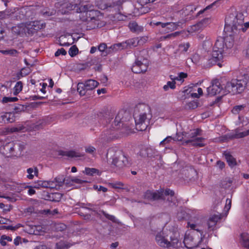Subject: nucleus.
Here are the masks:
<instances>
[{"mask_svg": "<svg viewBox=\"0 0 249 249\" xmlns=\"http://www.w3.org/2000/svg\"><path fill=\"white\" fill-rule=\"evenodd\" d=\"M71 245L68 242L61 240L55 244V249H68Z\"/></svg>", "mask_w": 249, "mask_h": 249, "instance_id": "2f4dec72", "label": "nucleus"}, {"mask_svg": "<svg viewBox=\"0 0 249 249\" xmlns=\"http://www.w3.org/2000/svg\"><path fill=\"white\" fill-rule=\"evenodd\" d=\"M178 26V23H177L175 22H168L167 29H168L169 30L174 31L177 29Z\"/></svg>", "mask_w": 249, "mask_h": 249, "instance_id": "13d9d810", "label": "nucleus"}, {"mask_svg": "<svg viewBox=\"0 0 249 249\" xmlns=\"http://www.w3.org/2000/svg\"><path fill=\"white\" fill-rule=\"evenodd\" d=\"M124 2V0L115 1H113V0H96V4L101 10L111 12L112 10H119Z\"/></svg>", "mask_w": 249, "mask_h": 249, "instance_id": "423d86ee", "label": "nucleus"}, {"mask_svg": "<svg viewBox=\"0 0 249 249\" xmlns=\"http://www.w3.org/2000/svg\"><path fill=\"white\" fill-rule=\"evenodd\" d=\"M199 22L201 23V25H202L204 28L211 22V19L210 18H205L202 19Z\"/></svg>", "mask_w": 249, "mask_h": 249, "instance_id": "0e129e2a", "label": "nucleus"}, {"mask_svg": "<svg viewBox=\"0 0 249 249\" xmlns=\"http://www.w3.org/2000/svg\"><path fill=\"white\" fill-rule=\"evenodd\" d=\"M225 159L231 167H233L236 165V159L230 154V152H224L223 153Z\"/></svg>", "mask_w": 249, "mask_h": 249, "instance_id": "a878e982", "label": "nucleus"}, {"mask_svg": "<svg viewBox=\"0 0 249 249\" xmlns=\"http://www.w3.org/2000/svg\"><path fill=\"white\" fill-rule=\"evenodd\" d=\"M179 32H176L173 33H171L170 34H168L166 36H163L161 37V40H165V39H171L175 38L177 36H179L180 35Z\"/></svg>", "mask_w": 249, "mask_h": 249, "instance_id": "c03bdc74", "label": "nucleus"}, {"mask_svg": "<svg viewBox=\"0 0 249 249\" xmlns=\"http://www.w3.org/2000/svg\"><path fill=\"white\" fill-rule=\"evenodd\" d=\"M110 185L113 188L122 189L123 188L124 184L122 182L119 181L110 183Z\"/></svg>", "mask_w": 249, "mask_h": 249, "instance_id": "680f3d73", "label": "nucleus"}, {"mask_svg": "<svg viewBox=\"0 0 249 249\" xmlns=\"http://www.w3.org/2000/svg\"><path fill=\"white\" fill-rule=\"evenodd\" d=\"M208 94L211 96H214L217 94L221 93L222 96L224 89L221 86L219 81L217 79L213 80L212 85L207 88Z\"/></svg>", "mask_w": 249, "mask_h": 249, "instance_id": "1a4fd4ad", "label": "nucleus"}, {"mask_svg": "<svg viewBox=\"0 0 249 249\" xmlns=\"http://www.w3.org/2000/svg\"><path fill=\"white\" fill-rule=\"evenodd\" d=\"M135 54L136 59L132 66V71L135 73L145 72L147 71L149 65L148 60L145 56V55H146V52L143 50Z\"/></svg>", "mask_w": 249, "mask_h": 249, "instance_id": "7ed1b4c3", "label": "nucleus"}, {"mask_svg": "<svg viewBox=\"0 0 249 249\" xmlns=\"http://www.w3.org/2000/svg\"><path fill=\"white\" fill-rule=\"evenodd\" d=\"M31 28L35 31L43 29L45 27V23L42 22L41 21H34L31 24Z\"/></svg>", "mask_w": 249, "mask_h": 249, "instance_id": "c756f323", "label": "nucleus"}, {"mask_svg": "<svg viewBox=\"0 0 249 249\" xmlns=\"http://www.w3.org/2000/svg\"><path fill=\"white\" fill-rule=\"evenodd\" d=\"M128 27L132 32L139 34L143 31V27L142 26L139 25L135 21H132L129 23Z\"/></svg>", "mask_w": 249, "mask_h": 249, "instance_id": "393cba45", "label": "nucleus"}, {"mask_svg": "<svg viewBox=\"0 0 249 249\" xmlns=\"http://www.w3.org/2000/svg\"><path fill=\"white\" fill-rule=\"evenodd\" d=\"M14 110L16 113H18L19 112L24 111V107L22 105H18L15 107Z\"/></svg>", "mask_w": 249, "mask_h": 249, "instance_id": "338daca9", "label": "nucleus"}, {"mask_svg": "<svg viewBox=\"0 0 249 249\" xmlns=\"http://www.w3.org/2000/svg\"><path fill=\"white\" fill-rule=\"evenodd\" d=\"M62 197V195L59 193L50 194L47 196L46 199L53 202H59Z\"/></svg>", "mask_w": 249, "mask_h": 249, "instance_id": "bb28decb", "label": "nucleus"}, {"mask_svg": "<svg viewBox=\"0 0 249 249\" xmlns=\"http://www.w3.org/2000/svg\"><path fill=\"white\" fill-rule=\"evenodd\" d=\"M174 191L169 189H160L159 190H147L144 194V198L149 201H154L160 200H165V196L173 195Z\"/></svg>", "mask_w": 249, "mask_h": 249, "instance_id": "39448f33", "label": "nucleus"}, {"mask_svg": "<svg viewBox=\"0 0 249 249\" xmlns=\"http://www.w3.org/2000/svg\"><path fill=\"white\" fill-rule=\"evenodd\" d=\"M216 224H217L214 221H213L209 218L207 222L208 230L209 231H213Z\"/></svg>", "mask_w": 249, "mask_h": 249, "instance_id": "49530a36", "label": "nucleus"}, {"mask_svg": "<svg viewBox=\"0 0 249 249\" xmlns=\"http://www.w3.org/2000/svg\"><path fill=\"white\" fill-rule=\"evenodd\" d=\"M23 85L21 81L18 82L13 89V93L15 95L18 94L22 89Z\"/></svg>", "mask_w": 249, "mask_h": 249, "instance_id": "ea45409f", "label": "nucleus"}, {"mask_svg": "<svg viewBox=\"0 0 249 249\" xmlns=\"http://www.w3.org/2000/svg\"><path fill=\"white\" fill-rule=\"evenodd\" d=\"M149 147H144L141 149L139 152V155L143 158L148 157V152L147 149Z\"/></svg>", "mask_w": 249, "mask_h": 249, "instance_id": "6e6d98bb", "label": "nucleus"}, {"mask_svg": "<svg viewBox=\"0 0 249 249\" xmlns=\"http://www.w3.org/2000/svg\"><path fill=\"white\" fill-rule=\"evenodd\" d=\"M78 52V49L75 45L71 46L69 51V53L71 57L75 56Z\"/></svg>", "mask_w": 249, "mask_h": 249, "instance_id": "8fccbe9b", "label": "nucleus"}, {"mask_svg": "<svg viewBox=\"0 0 249 249\" xmlns=\"http://www.w3.org/2000/svg\"><path fill=\"white\" fill-rule=\"evenodd\" d=\"M123 10V5H122V8L119 10H112L111 12L114 13L111 14V18H113L114 20L117 21H124L127 18V16L123 14L121 11Z\"/></svg>", "mask_w": 249, "mask_h": 249, "instance_id": "412c9836", "label": "nucleus"}, {"mask_svg": "<svg viewBox=\"0 0 249 249\" xmlns=\"http://www.w3.org/2000/svg\"><path fill=\"white\" fill-rule=\"evenodd\" d=\"M13 157H20L23 155V151L26 148V143L20 141H13Z\"/></svg>", "mask_w": 249, "mask_h": 249, "instance_id": "4468645a", "label": "nucleus"}, {"mask_svg": "<svg viewBox=\"0 0 249 249\" xmlns=\"http://www.w3.org/2000/svg\"><path fill=\"white\" fill-rule=\"evenodd\" d=\"M86 206H88V208H87L88 210L92 211L94 214L96 215H100L101 213L99 212V211H101L99 210V207L97 205L92 204L91 203H87Z\"/></svg>", "mask_w": 249, "mask_h": 249, "instance_id": "473e14b6", "label": "nucleus"}, {"mask_svg": "<svg viewBox=\"0 0 249 249\" xmlns=\"http://www.w3.org/2000/svg\"><path fill=\"white\" fill-rule=\"evenodd\" d=\"M18 99L17 97H4L2 99V103H7L8 102H14L18 101Z\"/></svg>", "mask_w": 249, "mask_h": 249, "instance_id": "bf43d9fd", "label": "nucleus"}, {"mask_svg": "<svg viewBox=\"0 0 249 249\" xmlns=\"http://www.w3.org/2000/svg\"><path fill=\"white\" fill-rule=\"evenodd\" d=\"M53 181L54 182V186L56 187V189H59L64 183L66 185H69L70 183V182L69 181L68 177L66 178L64 175H58Z\"/></svg>", "mask_w": 249, "mask_h": 249, "instance_id": "a211bd4d", "label": "nucleus"}, {"mask_svg": "<svg viewBox=\"0 0 249 249\" xmlns=\"http://www.w3.org/2000/svg\"><path fill=\"white\" fill-rule=\"evenodd\" d=\"M236 13H231L225 18L224 32L228 34L237 31Z\"/></svg>", "mask_w": 249, "mask_h": 249, "instance_id": "6e6552de", "label": "nucleus"}, {"mask_svg": "<svg viewBox=\"0 0 249 249\" xmlns=\"http://www.w3.org/2000/svg\"><path fill=\"white\" fill-rule=\"evenodd\" d=\"M218 1H215L214 2H213V3H212V4L208 5L205 8H204V9L203 10H201L200 11H199L196 14V17H198V16H199L200 14H203V13H204L205 11H206V10H209V9H211L213 8L214 7H217L216 6V4L218 3Z\"/></svg>", "mask_w": 249, "mask_h": 249, "instance_id": "37998d69", "label": "nucleus"}, {"mask_svg": "<svg viewBox=\"0 0 249 249\" xmlns=\"http://www.w3.org/2000/svg\"><path fill=\"white\" fill-rule=\"evenodd\" d=\"M196 10V7L193 5H188L183 7L180 11L181 14L184 16H191Z\"/></svg>", "mask_w": 249, "mask_h": 249, "instance_id": "b1692460", "label": "nucleus"}, {"mask_svg": "<svg viewBox=\"0 0 249 249\" xmlns=\"http://www.w3.org/2000/svg\"><path fill=\"white\" fill-rule=\"evenodd\" d=\"M92 8H94V6L92 5L91 4H85V5H81L79 8V9L80 10V12L81 13H85L87 14L89 10L92 9Z\"/></svg>", "mask_w": 249, "mask_h": 249, "instance_id": "a19ab883", "label": "nucleus"}, {"mask_svg": "<svg viewBox=\"0 0 249 249\" xmlns=\"http://www.w3.org/2000/svg\"><path fill=\"white\" fill-rule=\"evenodd\" d=\"M13 141L6 142L0 147V152L7 158L13 157Z\"/></svg>", "mask_w": 249, "mask_h": 249, "instance_id": "dca6fc26", "label": "nucleus"}, {"mask_svg": "<svg viewBox=\"0 0 249 249\" xmlns=\"http://www.w3.org/2000/svg\"><path fill=\"white\" fill-rule=\"evenodd\" d=\"M53 184V181L37 180L36 182H35L33 187L36 189L40 188H56Z\"/></svg>", "mask_w": 249, "mask_h": 249, "instance_id": "aec40b11", "label": "nucleus"}, {"mask_svg": "<svg viewBox=\"0 0 249 249\" xmlns=\"http://www.w3.org/2000/svg\"><path fill=\"white\" fill-rule=\"evenodd\" d=\"M246 78L241 79H232L228 82L224 87L223 94L231 93L232 94H239L242 92L247 85Z\"/></svg>", "mask_w": 249, "mask_h": 249, "instance_id": "f03ea898", "label": "nucleus"}, {"mask_svg": "<svg viewBox=\"0 0 249 249\" xmlns=\"http://www.w3.org/2000/svg\"><path fill=\"white\" fill-rule=\"evenodd\" d=\"M59 155L61 156H66L71 158L80 157L82 156L80 153H77L74 151H59Z\"/></svg>", "mask_w": 249, "mask_h": 249, "instance_id": "cd10ccee", "label": "nucleus"}, {"mask_svg": "<svg viewBox=\"0 0 249 249\" xmlns=\"http://www.w3.org/2000/svg\"><path fill=\"white\" fill-rule=\"evenodd\" d=\"M170 241H168V248L172 247L176 248L178 247V238L176 236L175 233H172V235L170 236Z\"/></svg>", "mask_w": 249, "mask_h": 249, "instance_id": "7c9ffc66", "label": "nucleus"}, {"mask_svg": "<svg viewBox=\"0 0 249 249\" xmlns=\"http://www.w3.org/2000/svg\"><path fill=\"white\" fill-rule=\"evenodd\" d=\"M128 115V113L124 110H121L118 113L114 119V124H112L114 129H119L121 126H124V122L126 120L125 116Z\"/></svg>", "mask_w": 249, "mask_h": 249, "instance_id": "ddd939ff", "label": "nucleus"}, {"mask_svg": "<svg viewBox=\"0 0 249 249\" xmlns=\"http://www.w3.org/2000/svg\"><path fill=\"white\" fill-rule=\"evenodd\" d=\"M27 172L28 173L27 178L30 179H32L35 176L36 177L38 176L39 172L38 168L36 167H34L33 168H28Z\"/></svg>", "mask_w": 249, "mask_h": 249, "instance_id": "c85d7f7f", "label": "nucleus"}, {"mask_svg": "<svg viewBox=\"0 0 249 249\" xmlns=\"http://www.w3.org/2000/svg\"><path fill=\"white\" fill-rule=\"evenodd\" d=\"M176 82L175 81H168L167 84L164 85L163 87L165 91H167L169 89V88L171 89H174L176 88Z\"/></svg>", "mask_w": 249, "mask_h": 249, "instance_id": "09e8293b", "label": "nucleus"}, {"mask_svg": "<svg viewBox=\"0 0 249 249\" xmlns=\"http://www.w3.org/2000/svg\"><path fill=\"white\" fill-rule=\"evenodd\" d=\"M244 107L243 105L240 106H235L233 109H232L231 111L233 114H237L239 113V112L243 109Z\"/></svg>", "mask_w": 249, "mask_h": 249, "instance_id": "e2e57ef3", "label": "nucleus"}, {"mask_svg": "<svg viewBox=\"0 0 249 249\" xmlns=\"http://www.w3.org/2000/svg\"><path fill=\"white\" fill-rule=\"evenodd\" d=\"M232 181L229 178H226L222 182V186L223 188H227L231 187Z\"/></svg>", "mask_w": 249, "mask_h": 249, "instance_id": "864d4df0", "label": "nucleus"}, {"mask_svg": "<svg viewBox=\"0 0 249 249\" xmlns=\"http://www.w3.org/2000/svg\"><path fill=\"white\" fill-rule=\"evenodd\" d=\"M186 133H180L178 132L177 133L176 136L173 138V141H182L184 137H186L185 135H186Z\"/></svg>", "mask_w": 249, "mask_h": 249, "instance_id": "5fc2aeb1", "label": "nucleus"}, {"mask_svg": "<svg viewBox=\"0 0 249 249\" xmlns=\"http://www.w3.org/2000/svg\"><path fill=\"white\" fill-rule=\"evenodd\" d=\"M146 114L145 113H141L138 116H136V114L135 113L133 115L136 125L138 127V129L140 131H143L146 129L147 124L145 123L147 119Z\"/></svg>", "mask_w": 249, "mask_h": 249, "instance_id": "2eb2a0df", "label": "nucleus"}, {"mask_svg": "<svg viewBox=\"0 0 249 249\" xmlns=\"http://www.w3.org/2000/svg\"><path fill=\"white\" fill-rule=\"evenodd\" d=\"M248 135H249V129L242 132L236 133L235 134H233L232 135H229V138L230 139H232L234 138L238 139L242 138Z\"/></svg>", "mask_w": 249, "mask_h": 249, "instance_id": "72a5a7b5", "label": "nucleus"}, {"mask_svg": "<svg viewBox=\"0 0 249 249\" xmlns=\"http://www.w3.org/2000/svg\"><path fill=\"white\" fill-rule=\"evenodd\" d=\"M41 13L44 17L48 18L50 16L54 15L55 13V11L53 10H50L48 8H45L41 11Z\"/></svg>", "mask_w": 249, "mask_h": 249, "instance_id": "79ce46f5", "label": "nucleus"}, {"mask_svg": "<svg viewBox=\"0 0 249 249\" xmlns=\"http://www.w3.org/2000/svg\"><path fill=\"white\" fill-rule=\"evenodd\" d=\"M233 45V39L232 34H228L227 36L218 39L213 47L212 57L208 60V64L210 66L216 64L219 67H221L222 64L220 61L223 59L224 48H231Z\"/></svg>", "mask_w": 249, "mask_h": 249, "instance_id": "f257e3e1", "label": "nucleus"}, {"mask_svg": "<svg viewBox=\"0 0 249 249\" xmlns=\"http://www.w3.org/2000/svg\"><path fill=\"white\" fill-rule=\"evenodd\" d=\"M99 83L95 80L89 79L84 83H79L77 90L81 96H84L89 91H91L98 86Z\"/></svg>", "mask_w": 249, "mask_h": 249, "instance_id": "0eeeda50", "label": "nucleus"}, {"mask_svg": "<svg viewBox=\"0 0 249 249\" xmlns=\"http://www.w3.org/2000/svg\"><path fill=\"white\" fill-rule=\"evenodd\" d=\"M139 41L138 38H133L122 42L123 48L124 49L131 48L136 47L139 44Z\"/></svg>", "mask_w": 249, "mask_h": 249, "instance_id": "4be33fe9", "label": "nucleus"}, {"mask_svg": "<svg viewBox=\"0 0 249 249\" xmlns=\"http://www.w3.org/2000/svg\"><path fill=\"white\" fill-rule=\"evenodd\" d=\"M108 163L112 166L119 168L130 165L129 157L123 152L115 153L113 156L109 157L108 153L107 154Z\"/></svg>", "mask_w": 249, "mask_h": 249, "instance_id": "20e7f679", "label": "nucleus"}, {"mask_svg": "<svg viewBox=\"0 0 249 249\" xmlns=\"http://www.w3.org/2000/svg\"><path fill=\"white\" fill-rule=\"evenodd\" d=\"M67 54V52L64 48H61L60 49H58L57 51L55 53V56L57 57L59 56L60 54L63 55H65Z\"/></svg>", "mask_w": 249, "mask_h": 249, "instance_id": "69168bd1", "label": "nucleus"}, {"mask_svg": "<svg viewBox=\"0 0 249 249\" xmlns=\"http://www.w3.org/2000/svg\"><path fill=\"white\" fill-rule=\"evenodd\" d=\"M0 53L4 55H10L13 56H17L18 53L17 50L15 49H7L0 50Z\"/></svg>", "mask_w": 249, "mask_h": 249, "instance_id": "c9c22d12", "label": "nucleus"}, {"mask_svg": "<svg viewBox=\"0 0 249 249\" xmlns=\"http://www.w3.org/2000/svg\"><path fill=\"white\" fill-rule=\"evenodd\" d=\"M111 46H112V48H113V49L114 50V51L115 52H116L118 50L124 49V48H123V43L122 42L114 44Z\"/></svg>", "mask_w": 249, "mask_h": 249, "instance_id": "052dcab7", "label": "nucleus"}, {"mask_svg": "<svg viewBox=\"0 0 249 249\" xmlns=\"http://www.w3.org/2000/svg\"><path fill=\"white\" fill-rule=\"evenodd\" d=\"M242 245L248 249H249V240L247 238L242 237Z\"/></svg>", "mask_w": 249, "mask_h": 249, "instance_id": "774afa93", "label": "nucleus"}, {"mask_svg": "<svg viewBox=\"0 0 249 249\" xmlns=\"http://www.w3.org/2000/svg\"><path fill=\"white\" fill-rule=\"evenodd\" d=\"M204 140V138L202 137H197L192 139L185 140L183 141L182 144H187L191 143L192 146L201 147L205 146V144L203 142Z\"/></svg>", "mask_w": 249, "mask_h": 249, "instance_id": "f3484780", "label": "nucleus"}, {"mask_svg": "<svg viewBox=\"0 0 249 249\" xmlns=\"http://www.w3.org/2000/svg\"><path fill=\"white\" fill-rule=\"evenodd\" d=\"M190 47V44L189 42L180 44L178 45V49L176 50L175 53H176L178 52H180L181 53L186 52Z\"/></svg>", "mask_w": 249, "mask_h": 249, "instance_id": "f704fd0d", "label": "nucleus"}, {"mask_svg": "<svg viewBox=\"0 0 249 249\" xmlns=\"http://www.w3.org/2000/svg\"><path fill=\"white\" fill-rule=\"evenodd\" d=\"M199 103L196 101H192L187 104V107L189 109H194L197 107L198 106Z\"/></svg>", "mask_w": 249, "mask_h": 249, "instance_id": "de8ad7c7", "label": "nucleus"}, {"mask_svg": "<svg viewBox=\"0 0 249 249\" xmlns=\"http://www.w3.org/2000/svg\"><path fill=\"white\" fill-rule=\"evenodd\" d=\"M99 11L97 10H94V8L89 10V11L86 14L87 17L86 20L88 21V24H91V25L89 27L92 29H94L97 27V18L98 16Z\"/></svg>", "mask_w": 249, "mask_h": 249, "instance_id": "f8f14e48", "label": "nucleus"}, {"mask_svg": "<svg viewBox=\"0 0 249 249\" xmlns=\"http://www.w3.org/2000/svg\"><path fill=\"white\" fill-rule=\"evenodd\" d=\"M155 239L157 244L163 248H168V240L167 239H165L164 236H163L161 233H158L156 235Z\"/></svg>", "mask_w": 249, "mask_h": 249, "instance_id": "5701e85b", "label": "nucleus"}, {"mask_svg": "<svg viewBox=\"0 0 249 249\" xmlns=\"http://www.w3.org/2000/svg\"><path fill=\"white\" fill-rule=\"evenodd\" d=\"M15 120L14 114L11 112L0 113V123H9Z\"/></svg>", "mask_w": 249, "mask_h": 249, "instance_id": "6ab92c4d", "label": "nucleus"}, {"mask_svg": "<svg viewBox=\"0 0 249 249\" xmlns=\"http://www.w3.org/2000/svg\"><path fill=\"white\" fill-rule=\"evenodd\" d=\"M201 23H200V22L199 21L198 22H197L196 24H195V25H193L192 27H191V28H192V30L194 31V32H196V31H198L200 30H202V29L204 28L203 26H202V25H201Z\"/></svg>", "mask_w": 249, "mask_h": 249, "instance_id": "4d7b16f0", "label": "nucleus"}, {"mask_svg": "<svg viewBox=\"0 0 249 249\" xmlns=\"http://www.w3.org/2000/svg\"><path fill=\"white\" fill-rule=\"evenodd\" d=\"M98 49L99 50V51L102 52L104 56L107 55V45L106 43H101L98 46Z\"/></svg>", "mask_w": 249, "mask_h": 249, "instance_id": "603ef678", "label": "nucleus"}, {"mask_svg": "<svg viewBox=\"0 0 249 249\" xmlns=\"http://www.w3.org/2000/svg\"><path fill=\"white\" fill-rule=\"evenodd\" d=\"M86 175L93 176L95 174L99 175V171L94 168H85L84 172Z\"/></svg>", "mask_w": 249, "mask_h": 249, "instance_id": "4c0bfd02", "label": "nucleus"}, {"mask_svg": "<svg viewBox=\"0 0 249 249\" xmlns=\"http://www.w3.org/2000/svg\"><path fill=\"white\" fill-rule=\"evenodd\" d=\"M223 216L224 214L223 213H219L217 214H213L210 216L209 218L217 224L218 221L221 219Z\"/></svg>", "mask_w": 249, "mask_h": 249, "instance_id": "3c124183", "label": "nucleus"}, {"mask_svg": "<svg viewBox=\"0 0 249 249\" xmlns=\"http://www.w3.org/2000/svg\"><path fill=\"white\" fill-rule=\"evenodd\" d=\"M28 7H21L17 9L11 14L12 18L17 20H26L29 17Z\"/></svg>", "mask_w": 249, "mask_h": 249, "instance_id": "9d476101", "label": "nucleus"}, {"mask_svg": "<svg viewBox=\"0 0 249 249\" xmlns=\"http://www.w3.org/2000/svg\"><path fill=\"white\" fill-rule=\"evenodd\" d=\"M99 212H101V213H102L106 217V218H107V219L111 221L112 222H113L114 223H118V221H117L116 217L114 215L109 214L107 213L106 212H105V211H104L103 210L99 211Z\"/></svg>", "mask_w": 249, "mask_h": 249, "instance_id": "a18cd8bd", "label": "nucleus"}, {"mask_svg": "<svg viewBox=\"0 0 249 249\" xmlns=\"http://www.w3.org/2000/svg\"><path fill=\"white\" fill-rule=\"evenodd\" d=\"M248 13L246 8L243 9L241 11L236 13V22L238 30H242L243 32H245L247 28L243 25L245 17H247Z\"/></svg>", "mask_w": 249, "mask_h": 249, "instance_id": "9b49d317", "label": "nucleus"}, {"mask_svg": "<svg viewBox=\"0 0 249 249\" xmlns=\"http://www.w3.org/2000/svg\"><path fill=\"white\" fill-rule=\"evenodd\" d=\"M148 152L149 158H156L159 157L161 158V156L159 154V152L154 148L149 147L147 149Z\"/></svg>", "mask_w": 249, "mask_h": 249, "instance_id": "e433bc0d", "label": "nucleus"}, {"mask_svg": "<svg viewBox=\"0 0 249 249\" xmlns=\"http://www.w3.org/2000/svg\"><path fill=\"white\" fill-rule=\"evenodd\" d=\"M68 178L69 181L70 182V183L69 184V185H72L74 183L77 184H82L84 183L88 182V181L86 180H82L74 177H68Z\"/></svg>", "mask_w": 249, "mask_h": 249, "instance_id": "58836bf2", "label": "nucleus"}]
</instances>
